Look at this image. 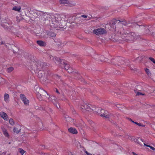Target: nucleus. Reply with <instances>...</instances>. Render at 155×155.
<instances>
[{"mask_svg":"<svg viewBox=\"0 0 155 155\" xmlns=\"http://www.w3.org/2000/svg\"><path fill=\"white\" fill-rule=\"evenodd\" d=\"M0 115L2 118L6 121H8V116L7 114L5 112L2 111L0 112Z\"/></svg>","mask_w":155,"mask_h":155,"instance_id":"obj_13","label":"nucleus"},{"mask_svg":"<svg viewBox=\"0 0 155 155\" xmlns=\"http://www.w3.org/2000/svg\"><path fill=\"white\" fill-rule=\"evenodd\" d=\"M55 89L56 90V92L58 94H59V91L57 89H56V88Z\"/></svg>","mask_w":155,"mask_h":155,"instance_id":"obj_36","label":"nucleus"},{"mask_svg":"<svg viewBox=\"0 0 155 155\" xmlns=\"http://www.w3.org/2000/svg\"><path fill=\"white\" fill-rule=\"evenodd\" d=\"M126 33H127L126 35L125 33L126 36H124V34H122L121 35L122 38L124 41H128L137 39L134 32H132L130 33L126 32Z\"/></svg>","mask_w":155,"mask_h":155,"instance_id":"obj_5","label":"nucleus"},{"mask_svg":"<svg viewBox=\"0 0 155 155\" xmlns=\"http://www.w3.org/2000/svg\"><path fill=\"white\" fill-rule=\"evenodd\" d=\"M48 35L49 36L51 37H55L56 36V34L55 33L52 31L48 32Z\"/></svg>","mask_w":155,"mask_h":155,"instance_id":"obj_21","label":"nucleus"},{"mask_svg":"<svg viewBox=\"0 0 155 155\" xmlns=\"http://www.w3.org/2000/svg\"><path fill=\"white\" fill-rule=\"evenodd\" d=\"M131 120L132 121V122H133L134 123L136 124H137V125H138V126H142V127H143V126H144L143 125H142V124H141L140 123H138L136 122H135L134 121H133L131 119Z\"/></svg>","mask_w":155,"mask_h":155,"instance_id":"obj_28","label":"nucleus"},{"mask_svg":"<svg viewBox=\"0 0 155 155\" xmlns=\"http://www.w3.org/2000/svg\"><path fill=\"white\" fill-rule=\"evenodd\" d=\"M37 44L41 47H45L46 45V43L41 40H38L37 41Z\"/></svg>","mask_w":155,"mask_h":155,"instance_id":"obj_14","label":"nucleus"},{"mask_svg":"<svg viewBox=\"0 0 155 155\" xmlns=\"http://www.w3.org/2000/svg\"><path fill=\"white\" fill-rule=\"evenodd\" d=\"M145 94H143L140 92H137V95H144Z\"/></svg>","mask_w":155,"mask_h":155,"instance_id":"obj_32","label":"nucleus"},{"mask_svg":"<svg viewBox=\"0 0 155 155\" xmlns=\"http://www.w3.org/2000/svg\"><path fill=\"white\" fill-rule=\"evenodd\" d=\"M60 4H63L66 6H73L75 5V3L74 2L67 0H59Z\"/></svg>","mask_w":155,"mask_h":155,"instance_id":"obj_8","label":"nucleus"},{"mask_svg":"<svg viewBox=\"0 0 155 155\" xmlns=\"http://www.w3.org/2000/svg\"><path fill=\"white\" fill-rule=\"evenodd\" d=\"M31 63L32 64L31 68L32 70H34L35 71H38L39 72L38 73V77L41 78L43 77L44 72L41 70V64L38 62L36 61H33Z\"/></svg>","mask_w":155,"mask_h":155,"instance_id":"obj_3","label":"nucleus"},{"mask_svg":"<svg viewBox=\"0 0 155 155\" xmlns=\"http://www.w3.org/2000/svg\"><path fill=\"white\" fill-rule=\"evenodd\" d=\"M117 21H119V22H121L119 20H116L115 19H114L112 21L111 23H110V26L111 27H113V28H114V27L112 26L116 24L117 22Z\"/></svg>","mask_w":155,"mask_h":155,"instance_id":"obj_20","label":"nucleus"},{"mask_svg":"<svg viewBox=\"0 0 155 155\" xmlns=\"http://www.w3.org/2000/svg\"><path fill=\"white\" fill-rule=\"evenodd\" d=\"M55 59L58 63V64H63L64 65L65 69L69 73H71L73 72V70L72 68L71 67H70L69 64H66L64 60L57 57L55 58Z\"/></svg>","mask_w":155,"mask_h":155,"instance_id":"obj_4","label":"nucleus"},{"mask_svg":"<svg viewBox=\"0 0 155 155\" xmlns=\"http://www.w3.org/2000/svg\"><path fill=\"white\" fill-rule=\"evenodd\" d=\"M80 17H83L84 18H86L87 17V16L86 15H82Z\"/></svg>","mask_w":155,"mask_h":155,"instance_id":"obj_35","label":"nucleus"},{"mask_svg":"<svg viewBox=\"0 0 155 155\" xmlns=\"http://www.w3.org/2000/svg\"><path fill=\"white\" fill-rule=\"evenodd\" d=\"M129 140H131V141H134L135 142L137 143L139 145H141L142 144L139 142L137 138L136 137L133 136H128L127 137Z\"/></svg>","mask_w":155,"mask_h":155,"instance_id":"obj_12","label":"nucleus"},{"mask_svg":"<svg viewBox=\"0 0 155 155\" xmlns=\"http://www.w3.org/2000/svg\"><path fill=\"white\" fill-rule=\"evenodd\" d=\"M18 150L19 152L21 154V155H23V154L25 152V150L21 148H19Z\"/></svg>","mask_w":155,"mask_h":155,"instance_id":"obj_22","label":"nucleus"},{"mask_svg":"<svg viewBox=\"0 0 155 155\" xmlns=\"http://www.w3.org/2000/svg\"><path fill=\"white\" fill-rule=\"evenodd\" d=\"M17 11H18V12H21V10H18Z\"/></svg>","mask_w":155,"mask_h":155,"instance_id":"obj_41","label":"nucleus"},{"mask_svg":"<svg viewBox=\"0 0 155 155\" xmlns=\"http://www.w3.org/2000/svg\"><path fill=\"white\" fill-rule=\"evenodd\" d=\"M132 153L133 154V155H138L136 153H134V152H133Z\"/></svg>","mask_w":155,"mask_h":155,"instance_id":"obj_38","label":"nucleus"},{"mask_svg":"<svg viewBox=\"0 0 155 155\" xmlns=\"http://www.w3.org/2000/svg\"><path fill=\"white\" fill-rule=\"evenodd\" d=\"M52 19L51 21L52 24H54V22L57 23H59L60 21L61 20V18L60 17V15L58 14H54L52 15L51 16Z\"/></svg>","mask_w":155,"mask_h":155,"instance_id":"obj_9","label":"nucleus"},{"mask_svg":"<svg viewBox=\"0 0 155 155\" xmlns=\"http://www.w3.org/2000/svg\"><path fill=\"white\" fill-rule=\"evenodd\" d=\"M69 132L74 134H77L78 133V131L77 130L73 127H70L68 129Z\"/></svg>","mask_w":155,"mask_h":155,"instance_id":"obj_15","label":"nucleus"},{"mask_svg":"<svg viewBox=\"0 0 155 155\" xmlns=\"http://www.w3.org/2000/svg\"><path fill=\"white\" fill-rule=\"evenodd\" d=\"M85 153H86V154H87V155H94V154L93 155L91 153H89L87 151H86Z\"/></svg>","mask_w":155,"mask_h":155,"instance_id":"obj_34","label":"nucleus"},{"mask_svg":"<svg viewBox=\"0 0 155 155\" xmlns=\"http://www.w3.org/2000/svg\"><path fill=\"white\" fill-rule=\"evenodd\" d=\"M2 131L4 135L6 137L8 138L9 137V134L7 130L5 128L2 129Z\"/></svg>","mask_w":155,"mask_h":155,"instance_id":"obj_18","label":"nucleus"},{"mask_svg":"<svg viewBox=\"0 0 155 155\" xmlns=\"http://www.w3.org/2000/svg\"><path fill=\"white\" fill-rule=\"evenodd\" d=\"M99 155V154H98V155Z\"/></svg>","mask_w":155,"mask_h":155,"instance_id":"obj_43","label":"nucleus"},{"mask_svg":"<svg viewBox=\"0 0 155 155\" xmlns=\"http://www.w3.org/2000/svg\"><path fill=\"white\" fill-rule=\"evenodd\" d=\"M48 31H44L41 33V37L45 38L47 37L48 35Z\"/></svg>","mask_w":155,"mask_h":155,"instance_id":"obj_16","label":"nucleus"},{"mask_svg":"<svg viewBox=\"0 0 155 155\" xmlns=\"http://www.w3.org/2000/svg\"><path fill=\"white\" fill-rule=\"evenodd\" d=\"M107 112L106 111L105 112L104 110L101 109L100 110V111H99V112L98 113L100 114L102 117H104L106 118H109V115L107 114L106 113Z\"/></svg>","mask_w":155,"mask_h":155,"instance_id":"obj_11","label":"nucleus"},{"mask_svg":"<svg viewBox=\"0 0 155 155\" xmlns=\"http://www.w3.org/2000/svg\"><path fill=\"white\" fill-rule=\"evenodd\" d=\"M4 101L8 103L9 102V97L8 94L5 93L4 94Z\"/></svg>","mask_w":155,"mask_h":155,"instance_id":"obj_17","label":"nucleus"},{"mask_svg":"<svg viewBox=\"0 0 155 155\" xmlns=\"http://www.w3.org/2000/svg\"><path fill=\"white\" fill-rule=\"evenodd\" d=\"M21 8L20 6H14L12 10H21Z\"/></svg>","mask_w":155,"mask_h":155,"instance_id":"obj_25","label":"nucleus"},{"mask_svg":"<svg viewBox=\"0 0 155 155\" xmlns=\"http://www.w3.org/2000/svg\"><path fill=\"white\" fill-rule=\"evenodd\" d=\"M0 155H9V153L7 151L3 152L0 151Z\"/></svg>","mask_w":155,"mask_h":155,"instance_id":"obj_27","label":"nucleus"},{"mask_svg":"<svg viewBox=\"0 0 155 155\" xmlns=\"http://www.w3.org/2000/svg\"><path fill=\"white\" fill-rule=\"evenodd\" d=\"M20 96L21 99L23 101L25 105H29V101L27 99L24 94H21Z\"/></svg>","mask_w":155,"mask_h":155,"instance_id":"obj_10","label":"nucleus"},{"mask_svg":"<svg viewBox=\"0 0 155 155\" xmlns=\"http://www.w3.org/2000/svg\"><path fill=\"white\" fill-rule=\"evenodd\" d=\"M93 32L94 34L98 35H105L107 33L106 29L101 27L93 30Z\"/></svg>","mask_w":155,"mask_h":155,"instance_id":"obj_7","label":"nucleus"},{"mask_svg":"<svg viewBox=\"0 0 155 155\" xmlns=\"http://www.w3.org/2000/svg\"><path fill=\"white\" fill-rule=\"evenodd\" d=\"M1 15H0V21L1 23V25L4 28L8 29L9 27H10V25L11 22L9 20H8V18H6L5 17V19L2 18L3 16H2L1 17Z\"/></svg>","mask_w":155,"mask_h":155,"instance_id":"obj_6","label":"nucleus"},{"mask_svg":"<svg viewBox=\"0 0 155 155\" xmlns=\"http://www.w3.org/2000/svg\"><path fill=\"white\" fill-rule=\"evenodd\" d=\"M81 108L82 109L90 112L91 113H98L99 109L95 106H92L90 104H83L82 105Z\"/></svg>","mask_w":155,"mask_h":155,"instance_id":"obj_2","label":"nucleus"},{"mask_svg":"<svg viewBox=\"0 0 155 155\" xmlns=\"http://www.w3.org/2000/svg\"><path fill=\"white\" fill-rule=\"evenodd\" d=\"M21 129L19 127V126L17 127H14L13 129L14 132L18 134L20 131Z\"/></svg>","mask_w":155,"mask_h":155,"instance_id":"obj_19","label":"nucleus"},{"mask_svg":"<svg viewBox=\"0 0 155 155\" xmlns=\"http://www.w3.org/2000/svg\"><path fill=\"white\" fill-rule=\"evenodd\" d=\"M9 124L12 125H15V122L13 119L10 118L9 120Z\"/></svg>","mask_w":155,"mask_h":155,"instance_id":"obj_23","label":"nucleus"},{"mask_svg":"<svg viewBox=\"0 0 155 155\" xmlns=\"http://www.w3.org/2000/svg\"><path fill=\"white\" fill-rule=\"evenodd\" d=\"M36 91L38 92V94H37V97L38 99L40 101H42L43 100V93H47V94L48 95L49 97L47 98V99L46 101H51L56 106V107L58 108H60V106L59 104L57 102V98L56 97L53 96H50L43 89H41L39 87H37L36 88Z\"/></svg>","mask_w":155,"mask_h":155,"instance_id":"obj_1","label":"nucleus"},{"mask_svg":"<svg viewBox=\"0 0 155 155\" xmlns=\"http://www.w3.org/2000/svg\"><path fill=\"white\" fill-rule=\"evenodd\" d=\"M100 60L101 61H104L105 58H104V57L103 55H101L100 56Z\"/></svg>","mask_w":155,"mask_h":155,"instance_id":"obj_31","label":"nucleus"},{"mask_svg":"<svg viewBox=\"0 0 155 155\" xmlns=\"http://www.w3.org/2000/svg\"><path fill=\"white\" fill-rule=\"evenodd\" d=\"M145 71L147 73V74H149L150 72V70L149 69L147 68H146L145 69Z\"/></svg>","mask_w":155,"mask_h":155,"instance_id":"obj_33","label":"nucleus"},{"mask_svg":"<svg viewBox=\"0 0 155 155\" xmlns=\"http://www.w3.org/2000/svg\"><path fill=\"white\" fill-rule=\"evenodd\" d=\"M14 70V68L12 67H10L7 69V71L8 72H10Z\"/></svg>","mask_w":155,"mask_h":155,"instance_id":"obj_24","label":"nucleus"},{"mask_svg":"<svg viewBox=\"0 0 155 155\" xmlns=\"http://www.w3.org/2000/svg\"><path fill=\"white\" fill-rule=\"evenodd\" d=\"M65 120L67 121V122H69V121H71V119L67 115H66L65 117Z\"/></svg>","mask_w":155,"mask_h":155,"instance_id":"obj_26","label":"nucleus"},{"mask_svg":"<svg viewBox=\"0 0 155 155\" xmlns=\"http://www.w3.org/2000/svg\"><path fill=\"white\" fill-rule=\"evenodd\" d=\"M149 59L153 63L155 64V60L152 57H150L149 58Z\"/></svg>","mask_w":155,"mask_h":155,"instance_id":"obj_30","label":"nucleus"},{"mask_svg":"<svg viewBox=\"0 0 155 155\" xmlns=\"http://www.w3.org/2000/svg\"><path fill=\"white\" fill-rule=\"evenodd\" d=\"M4 42L3 41H2L0 43V44L1 45H2V44H4Z\"/></svg>","mask_w":155,"mask_h":155,"instance_id":"obj_37","label":"nucleus"},{"mask_svg":"<svg viewBox=\"0 0 155 155\" xmlns=\"http://www.w3.org/2000/svg\"><path fill=\"white\" fill-rule=\"evenodd\" d=\"M62 96L63 97V98H64V96L62 95ZM62 100H64V99H62Z\"/></svg>","mask_w":155,"mask_h":155,"instance_id":"obj_40","label":"nucleus"},{"mask_svg":"<svg viewBox=\"0 0 155 155\" xmlns=\"http://www.w3.org/2000/svg\"><path fill=\"white\" fill-rule=\"evenodd\" d=\"M140 140H141V141H142L143 142V140L142 139H140Z\"/></svg>","mask_w":155,"mask_h":155,"instance_id":"obj_42","label":"nucleus"},{"mask_svg":"<svg viewBox=\"0 0 155 155\" xmlns=\"http://www.w3.org/2000/svg\"><path fill=\"white\" fill-rule=\"evenodd\" d=\"M144 144L145 146H146L147 147H149L150 148V149H152V150H155V148H154V147H152V146H150V145H146V144H145V143H144Z\"/></svg>","mask_w":155,"mask_h":155,"instance_id":"obj_29","label":"nucleus"},{"mask_svg":"<svg viewBox=\"0 0 155 155\" xmlns=\"http://www.w3.org/2000/svg\"><path fill=\"white\" fill-rule=\"evenodd\" d=\"M56 77H57V78H60V76H58V75H57L56 76Z\"/></svg>","mask_w":155,"mask_h":155,"instance_id":"obj_39","label":"nucleus"}]
</instances>
